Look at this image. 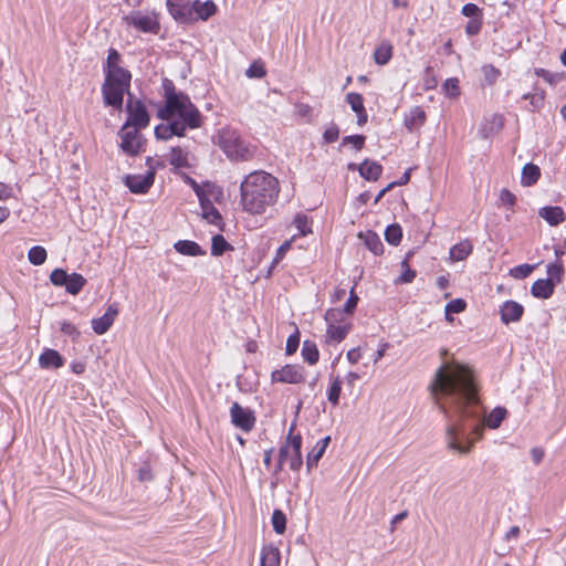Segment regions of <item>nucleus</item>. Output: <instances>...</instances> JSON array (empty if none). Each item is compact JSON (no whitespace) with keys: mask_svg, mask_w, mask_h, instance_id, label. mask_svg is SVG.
Segmentation results:
<instances>
[{"mask_svg":"<svg viewBox=\"0 0 566 566\" xmlns=\"http://www.w3.org/2000/svg\"><path fill=\"white\" fill-rule=\"evenodd\" d=\"M482 20H483V17H478V18L471 19L465 25V33L470 36H473V35H476L478 33H480L482 23H483Z\"/></svg>","mask_w":566,"mask_h":566,"instance_id":"50","label":"nucleus"},{"mask_svg":"<svg viewBox=\"0 0 566 566\" xmlns=\"http://www.w3.org/2000/svg\"><path fill=\"white\" fill-rule=\"evenodd\" d=\"M126 109L128 113V119L125 124L135 128H146L149 124V114L145 104L140 99L128 98Z\"/></svg>","mask_w":566,"mask_h":566,"instance_id":"10","label":"nucleus"},{"mask_svg":"<svg viewBox=\"0 0 566 566\" xmlns=\"http://www.w3.org/2000/svg\"><path fill=\"white\" fill-rule=\"evenodd\" d=\"M272 526L275 533L283 534L286 530V516L281 510H275L272 514Z\"/></svg>","mask_w":566,"mask_h":566,"instance_id":"41","label":"nucleus"},{"mask_svg":"<svg viewBox=\"0 0 566 566\" xmlns=\"http://www.w3.org/2000/svg\"><path fill=\"white\" fill-rule=\"evenodd\" d=\"M547 275L551 282L556 281L560 282L564 275V268L560 262H554L547 265Z\"/></svg>","mask_w":566,"mask_h":566,"instance_id":"44","label":"nucleus"},{"mask_svg":"<svg viewBox=\"0 0 566 566\" xmlns=\"http://www.w3.org/2000/svg\"><path fill=\"white\" fill-rule=\"evenodd\" d=\"M165 124H159L155 128V136L157 139L168 140L172 136L182 137L185 134L182 133V126L177 122L166 120Z\"/></svg>","mask_w":566,"mask_h":566,"instance_id":"19","label":"nucleus"},{"mask_svg":"<svg viewBox=\"0 0 566 566\" xmlns=\"http://www.w3.org/2000/svg\"><path fill=\"white\" fill-rule=\"evenodd\" d=\"M366 137L364 135H350L343 138L342 144H350L356 149L360 150L365 145Z\"/></svg>","mask_w":566,"mask_h":566,"instance_id":"54","label":"nucleus"},{"mask_svg":"<svg viewBox=\"0 0 566 566\" xmlns=\"http://www.w3.org/2000/svg\"><path fill=\"white\" fill-rule=\"evenodd\" d=\"M241 202L245 212H262L272 206L279 196V181L271 174L258 170L241 182Z\"/></svg>","mask_w":566,"mask_h":566,"instance_id":"3","label":"nucleus"},{"mask_svg":"<svg viewBox=\"0 0 566 566\" xmlns=\"http://www.w3.org/2000/svg\"><path fill=\"white\" fill-rule=\"evenodd\" d=\"M216 143L230 160L245 161L253 157V150L240 134L230 127H223L218 132Z\"/></svg>","mask_w":566,"mask_h":566,"instance_id":"4","label":"nucleus"},{"mask_svg":"<svg viewBox=\"0 0 566 566\" xmlns=\"http://www.w3.org/2000/svg\"><path fill=\"white\" fill-rule=\"evenodd\" d=\"M534 270V265L521 264L510 270L511 276L522 280L527 277Z\"/></svg>","mask_w":566,"mask_h":566,"instance_id":"46","label":"nucleus"},{"mask_svg":"<svg viewBox=\"0 0 566 566\" xmlns=\"http://www.w3.org/2000/svg\"><path fill=\"white\" fill-rule=\"evenodd\" d=\"M409 179H410V170H407V171L401 176V178H400L398 181L392 182V184L388 185L385 189H382V190L378 193V196L376 197V201H378V200H379V198H380V197H381V196H382V195H384V193H385L389 188H391V187H392V186H395V185H399V186H401V185H406V184L409 181Z\"/></svg>","mask_w":566,"mask_h":566,"instance_id":"60","label":"nucleus"},{"mask_svg":"<svg viewBox=\"0 0 566 566\" xmlns=\"http://www.w3.org/2000/svg\"><path fill=\"white\" fill-rule=\"evenodd\" d=\"M464 308H465V302L461 298H455V300L450 301L446 305V314L447 315L458 314V313L463 312Z\"/></svg>","mask_w":566,"mask_h":566,"instance_id":"49","label":"nucleus"},{"mask_svg":"<svg viewBox=\"0 0 566 566\" xmlns=\"http://www.w3.org/2000/svg\"><path fill=\"white\" fill-rule=\"evenodd\" d=\"M39 365L41 368H60L64 365V358L55 349L46 348L39 357Z\"/></svg>","mask_w":566,"mask_h":566,"instance_id":"21","label":"nucleus"},{"mask_svg":"<svg viewBox=\"0 0 566 566\" xmlns=\"http://www.w3.org/2000/svg\"><path fill=\"white\" fill-rule=\"evenodd\" d=\"M462 14L469 18L483 17L482 10L474 3H467L462 7Z\"/></svg>","mask_w":566,"mask_h":566,"instance_id":"55","label":"nucleus"},{"mask_svg":"<svg viewBox=\"0 0 566 566\" xmlns=\"http://www.w3.org/2000/svg\"><path fill=\"white\" fill-rule=\"evenodd\" d=\"M430 390L448 419L447 449L459 455L469 454L483 436L482 406L474 370L457 360L446 361L436 370Z\"/></svg>","mask_w":566,"mask_h":566,"instance_id":"1","label":"nucleus"},{"mask_svg":"<svg viewBox=\"0 0 566 566\" xmlns=\"http://www.w3.org/2000/svg\"><path fill=\"white\" fill-rule=\"evenodd\" d=\"M554 286V282H551V280L541 279L533 283L531 292L533 296L546 300L552 296Z\"/></svg>","mask_w":566,"mask_h":566,"instance_id":"27","label":"nucleus"},{"mask_svg":"<svg viewBox=\"0 0 566 566\" xmlns=\"http://www.w3.org/2000/svg\"><path fill=\"white\" fill-rule=\"evenodd\" d=\"M146 164L149 168L146 175H129L125 178V185L134 193L146 192L154 182L157 161L148 157Z\"/></svg>","mask_w":566,"mask_h":566,"instance_id":"9","label":"nucleus"},{"mask_svg":"<svg viewBox=\"0 0 566 566\" xmlns=\"http://www.w3.org/2000/svg\"><path fill=\"white\" fill-rule=\"evenodd\" d=\"M331 441L329 437H325L317 441V443L314 446V448L308 452L307 459H306V467L307 470L311 471L313 468H315L318 463V461L322 459L323 454L325 453V450Z\"/></svg>","mask_w":566,"mask_h":566,"instance_id":"22","label":"nucleus"},{"mask_svg":"<svg viewBox=\"0 0 566 566\" xmlns=\"http://www.w3.org/2000/svg\"><path fill=\"white\" fill-rule=\"evenodd\" d=\"M500 200L506 209H510L515 202V196L507 189H502L500 192Z\"/></svg>","mask_w":566,"mask_h":566,"instance_id":"58","label":"nucleus"},{"mask_svg":"<svg viewBox=\"0 0 566 566\" xmlns=\"http://www.w3.org/2000/svg\"><path fill=\"white\" fill-rule=\"evenodd\" d=\"M48 253L43 247L35 245L28 252V259L33 265H42L46 260Z\"/></svg>","mask_w":566,"mask_h":566,"instance_id":"38","label":"nucleus"},{"mask_svg":"<svg viewBox=\"0 0 566 566\" xmlns=\"http://www.w3.org/2000/svg\"><path fill=\"white\" fill-rule=\"evenodd\" d=\"M482 72H483L485 81L489 84H493L500 76V71L491 64L484 65L482 67Z\"/></svg>","mask_w":566,"mask_h":566,"instance_id":"52","label":"nucleus"},{"mask_svg":"<svg viewBox=\"0 0 566 566\" xmlns=\"http://www.w3.org/2000/svg\"><path fill=\"white\" fill-rule=\"evenodd\" d=\"M200 193L198 196L202 212H219L216 205L221 206L224 201L223 189L211 181L203 182V186L199 188Z\"/></svg>","mask_w":566,"mask_h":566,"instance_id":"8","label":"nucleus"},{"mask_svg":"<svg viewBox=\"0 0 566 566\" xmlns=\"http://www.w3.org/2000/svg\"><path fill=\"white\" fill-rule=\"evenodd\" d=\"M338 136L339 129L336 124H332L331 126H328L323 134L325 142L329 144L336 142L338 139Z\"/></svg>","mask_w":566,"mask_h":566,"instance_id":"57","label":"nucleus"},{"mask_svg":"<svg viewBox=\"0 0 566 566\" xmlns=\"http://www.w3.org/2000/svg\"><path fill=\"white\" fill-rule=\"evenodd\" d=\"M401 266L405 268V271L401 273V275L398 277V283H410L416 277V272L411 270L407 263V261H403L401 263Z\"/></svg>","mask_w":566,"mask_h":566,"instance_id":"56","label":"nucleus"},{"mask_svg":"<svg viewBox=\"0 0 566 566\" xmlns=\"http://www.w3.org/2000/svg\"><path fill=\"white\" fill-rule=\"evenodd\" d=\"M293 223L298 230V235L305 237L312 233V222L307 214H297Z\"/></svg>","mask_w":566,"mask_h":566,"instance_id":"39","label":"nucleus"},{"mask_svg":"<svg viewBox=\"0 0 566 566\" xmlns=\"http://www.w3.org/2000/svg\"><path fill=\"white\" fill-rule=\"evenodd\" d=\"M163 88L165 105L158 111L161 119L177 122L182 126L185 135L188 129L202 126V115L187 94L177 92L175 84L167 78L164 80Z\"/></svg>","mask_w":566,"mask_h":566,"instance_id":"2","label":"nucleus"},{"mask_svg":"<svg viewBox=\"0 0 566 566\" xmlns=\"http://www.w3.org/2000/svg\"><path fill=\"white\" fill-rule=\"evenodd\" d=\"M426 122V112L417 106L413 107L409 115L405 118V125L409 130H412L415 128H418L422 126Z\"/></svg>","mask_w":566,"mask_h":566,"instance_id":"29","label":"nucleus"},{"mask_svg":"<svg viewBox=\"0 0 566 566\" xmlns=\"http://www.w3.org/2000/svg\"><path fill=\"white\" fill-rule=\"evenodd\" d=\"M324 318L327 324L325 342L328 345L339 344L353 327L350 319L344 316V311L340 308L328 310Z\"/></svg>","mask_w":566,"mask_h":566,"instance_id":"5","label":"nucleus"},{"mask_svg":"<svg viewBox=\"0 0 566 566\" xmlns=\"http://www.w3.org/2000/svg\"><path fill=\"white\" fill-rule=\"evenodd\" d=\"M118 315V307L116 304H111L104 315L92 319V328L97 335L105 334L109 327L114 324L116 316Z\"/></svg>","mask_w":566,"mask_h":566,"instance_id":"16","label":"nucleus"},{"mask_svg":"<svg viewBox=\"0 0 566 566\" xmlns=\"http://www.w3.org/2000/svg\"><path fill=\"white\" fill-rule=\"evenodd\" d=\"M541 177V169L532 163L526 164L522 169L521 184L530 187L537 182Z\"/></svg>","mask_w":566,"mask_h":566,"instance_id":"28","label":"nucleus"},{"mask_svg":"<svg viewBox=\"0 0 566 566\" xmlns=\"http://www.w3.org/2000/svg\"><path fill=\"white\" fill-rule=\"evenodd\" d=\"M359 239L364 241L366 248L375 255H379L384 252V244L377 233L373 231L359 232Z\"/></svg>","mask_w":566,"mask_h":566,"instance_id":"24","label":"nucleus"},{"mask_svg":"<svg viewBox=\"0 0 566 566\" xmlns=\"http://www.w3.org/2000/svg\"><path fill=\"white\" fill-rule=\"evenodd\" d=\"M138 480L140 482H148L153 480L151 469L148 463H144L138 469Z\"/></svg>","mask_w":566,"mask_h":566,"instance_id":"59","label":"nucleus"},{"mask_svg":"<svg viewBox=\"0 0 566 566\" xmlns=\"http://www.w3.org/2000/svg\"><path fill=\"white\" fill-rule=\"evenodd\" d=\"M218 8L212 0L200 1L193 0L192 3V22L198 20L207 21L210 17L214 15Z\"/></svg>","mask_w":566,"mask_h":566,"instance_id":"17","label":"nucleus"},{"mask_svg":"<svg viewBox=\"0 0 566 566\" xmlns=\"http://www.w3.org/2000/svg\"><path fill=\"white\" fill-rule=\"evenodd\" d=\"M69 276L70 274H67L63 269H55L52 271L50 280L55 286H65Z\"/></svg>","mask_w":566,"mask_h":566,"instance_id":"47","label":"nucleus"},{"mask_svg":"<svg viewBox=\"0 0 566 566\" xmlns=\"http://www.w3.org/2000/svg\"><path fill=\"white\" fill-rule=\"evenodd\" d=\"M358 300L359 298L356 295L354 287H353L350 291L349 297H348L347 302L345 303L344 308H340V311H344V316L347 317L348 315L353 314L354 310L357 306Z\"/></svg>","mask_w":566,"mask_h":566,"instance_id":"51","label":"nucleus"},{"mask_svg":"<svg viewBox=\"0 0 566 566\" xmlns=\"http://www.w3.org/2000/svg\"><path fill=\"white\" fill-rule=\"evenodd\" d=\"M169 163L177 168L188 167V153L181 147H172L169 154Z\"/></svg>","mask_w":566,"mask_h":566,"instance_id":"33","label":"nucleus"},{"mask_svg":"<svg viewBox=\"0 0 566 566\" xmlns=\"http://www.w3.org/2000/svg\"><path fill=\"white\" fill-rule=\"evenodd\" d=\"M472 249L470 241H462L450 249V260L453 262L462 261L470 255Z\"/></svg>","mask_w":566,"mask_h":566,"instance_id":"31","label":"nucleus"},{"mask_svg":"<svg viewBox=\"0 0 566 566\" xmlns=\"http://www.w3.org/2000/svg\"><path fill=\"white\" fill-rule=\"evenodd\" d=\"M301 449L302 437L300 434H293L291 429L286 442L279 450L275 473L280 472L286 462L292 471H300L303 465Z\"/></svg>","mask_w":566,"mask_h":566,"instance_id":"6","label":"nucleus"},{"mask_svg":"<svg viewBox=\"0 0 566 566\" xmlns=\"http://www.w3.org/2000/svg\"><path fill=\"white\" fill-rule=\"evenodd\" d=\"M302 356L304 360L307 361L310 365L316 364L319 358V353L316 345L311 342H304L302 348Z\"/></svg>","mask_w":566,"mask_h":566,"instance_id":"37","label":"nucleus"},{"mask_svg":"<svg viewBox=\"0 0 566 566\" xmlns=\"http://www.w3.org/2000/svg\"><path fill=\"white\" fill-rule=\"evenodd\" d=\"M86 284V279L78 273H72L70 274L67 279V283L65 285V290L67 293L72 295H76L80 293V291L84 287Z\"/></svg>","mask_w":566,"mask_h":566,"instance_id":"34","label":"nucleus"},{"mask_svg":"<svg viewBox=\"0 0 566 566\" xmlns=\"http://www.w3.org/2000/svg\"><path fill=\"white\" fill-rule=\"evenodd\" d=\"M104 73V83L130 87L132 73L128 70L119 67L114 70H106Z\"/></svg>","mask_w":566,"mask_h":566,"instance_id":"20","label":"nucleus"},{"mask_svg":"<svg viewBox=\"0 0 566 566\" xmlns=\"http://www.w3.org/2000/svg\"><path fill=\"white\" fill-rule=\"evenodd\" d=\"M506 409L503 407H496L494 408L488 416H483V412L481 413V422L483 423V428L488 427L490 429H497L502 421L506 417Z\"/></svg>","mask_w":566,"mask_h":566,"instance_id":"23","label":"nucleus"},{"mask_svg":"<svg viewBox=\"0 0 566 566\" xmlns=\"http://www.w3.org/2000/svg\"><path fill=\"white\" fill-rule=\"evenodd\" d=\"M385 238L388 243L397 245L402 238V230L398 224H390L386 228Z\"/></svg>","mask_w":566,"mask_h":566,"instance_id":"40","label":"nucleus"},{"mask_svg":"<svg viewBox=\"0 0 566 566\" xmlns=\"http://www.w3.org/2000/svg\"><path fill=\"white\" fill-rule=\"evenodd\" d=\"M128 86L115 85L109 83H103L102 95L106 106H112L116 111H120L123 107L125 94H129Z\"/></svg>","mask_w":566,"mask_h":566,"instance_id":"13","label":"nucleus"},{"mask_svg":"<svg viewBox=\"0 0 566 566\" xmlns=\"http://www.w3.org/2000/svg\"><path fill=\"white\" fill-rule=\"evenodd\" d=\"M346 102L350 105V108L355 113H363V111L365 109L364 98L358 93H354V92L348 93L346 95Z\"/></svg>","mask_w":566,"mask_h":566,"instance_id":"43","label":"nucleus"},{"mask_svg":"<svg viewBox=\"0 0 566 566\" xmlns=\"http://www.w3.org/2000/svg\"><path fill=\"white\" fill-rule=\"evenodd\" d=\"M193 0H167V8L171 17L180 23H192Z\"/></svg>","mask_w":566,"mask_h":566,"instance_id":"15","label":"nucleus"},{"mask_svg":"<svg viewBox=\"0 0 566 566\" xmlns=\"http://www.w3.org/2000/svg\"><path fill=\"white\" fill-rule=\"evenodd\" d=\"M174 248L177 252L184 255L199 256L206 254L197 242L190 240H179L174 244Z\"/></svg>","mask_w":566,"mask_h":566,"instance_id":"25","label":"nucleus"},{"mask_svg":"<svg viewBox=\"0 0 566 566\" xmlns=\"http://www.w3.org/2000/svg\"><path fill=\"white\" fill-rule=\"evenodd\" d=\"M138 129L139 128L128 126V124H124L118 132L120 148L129 156H136L145 151L146 140Z\"/></svg>","mask_w":566,"mask_h":566,"instance_id":"7","label":"nucleus"},{"mask_svg":"<svg viewBox=\"0 0 566 566\" xmlns=\"http://www.w3.org/2000/svg\"><path fill=\"white\" fill-rule=\"evenodd\" d=\"M245 75L250 78H261L265 75V70L260 63H252L245 71Z\"/></svg>","mask_w":566,"mask_h":566,"instance_id":"53","label":"nucleus"},{"mask_svg":"<svg viewBox=\"0 0 566 566\" xmlns=\"http://www.w3.org/2000/svg\"><path fill=\"white\" fill-rule=\"evenodd\" d=\"M123 20L129 24L135 27L137 30L146 33L157 34L160 29V24L157 20V15H144L138 11H135L128 15H125Z\"/></svg>","mask_w":566,"mask_h":566,"instance_id":"11","label":"nucleus"},{"mask_svg":"<svg viewBox=\"0 0 566 566\" xmlns=\"http://www.w3.org/2000/svg\"><path fill=\"white\" fill-rule=\"evenodd\" d=\"M346 358L350 364L358 363V360L361 358L360 347L352 348L350 350H348Z\"/></svg>","mask_w":566,"mask_h":566,"instance_id":"63","label":"nucleus"},{"mask_svg":"<svg viewBox=\"0 0 566 566\" xmlns=\"http://www.w3.org/2000/svg\"><path fill=\"white\" fill-rule=\"evenodd\" d=\"M305 379L304 369L296 365H285L280 369H275L271 374L273 382L297 385Z\"/></svg>","mask_w":566,"mask_h":566,"instance_id":"12","label":"nucleus"},{"mask_svg":"<svg viewBox=\"0 0 566 566\" xmlns=\"http://www.w3.org/2000/svg\"><path fill=\"white\" fill-rule=\"evenodd\" d=\"M61 331L65 335H69L71 337H73V338H76V337L80 336V332L77 331V328L72 323H69V322H63L62 323Z\"/></svg>","mask_w":566,"mask_h":566,"instance_id":"61","label":"nucleus"},{"mask_svg":"<svg viewBox=\"0 0 566 566\" xmlns=\"http://www.w3.org/2000/svg\"><path fill=\"white\" fill-rule=\"evenodd\" d=\"M549 226H558L564 222V214H542Z\"/></svg>","mask_w":566,"mask_h":566,"instance_id":"64","label":"nucleus"},{"mask_svg":"<svg viewBox=\"0 0 566 566\" xmlns=\"http://www.w3.org/2000/svg\"><path fill=\"white\" fill-rule=\"evenodd\" d=\"M536 75L543 77L545 81H547L551 84L556 83L557 81H559V76L558 75H554V74H552L551 72H548V71H546L544 69L536 70Z\"/></svg>","mask_w":566,"mask_h":566,"instance_id":"62","label":"nucleus"},{"mask_svg":"<svg viewBox=\"0 0 566 566\" xmlns=\"http://www.w3.org/2000/svg\"><path fill=\"white\" fill-rule=\"evenodd\" d=\"M358 170L366 180H377L381 175L382 167L376 161L366 159L360 164Z\"/></svg>","mask_w":566,"mask_h":566,"instance_id":"26","label":"nucleus"},{"mask_svg":"<svg viewBox=\"0 0 566 566\" xmlns=\"http://www.w3.org/2000/svg\"><path fill=\"white\" fill-rule=\"evenodd\" d=\"M444 93L448 96L457 97L460 95V87H459V81L455 77H451L446 80L443 84Z\"/></svg>","mask_w":566,"mask_h":566,"instance_id":"48","label":"nucleus"},{"mask_svg":"<svg viewBox=\"0 0 566 566\" xmlns=\"http://www.w3.org/2000/svg\"><path fill=\"white\" fill-rule=\"evenodd\" d=\"M501 319L504 324L517 322L521 319L524 308L521 304L514 301H506L501 306Z\"/></svg>","mask_w":566,"mask_h":566,"instance_id":"18","label":"nucleus"},{"mask_svg":"<svg viewBox=\"0 0 566 566\" xmlns=\"http://www.w3.org/2000/svg\"><path fill=\"white\" fill-rule=\"evenodd\" d=\"M233 248L226 241L221 234L212 237L211 242V254L214 256L222 255L226 251L232 250Z\"/></svg>","mask_w":566,"mask_h":566,"instance_id":"36","label":"nucleus"},{"mask_svg":"<svg viewBox=\"0 0 566 566\" xmlns=\"http://www.w3.org/2000/svg\"><path fill=\"white\" fill-rule=\"evenodd\" d=\"M261 566H280V551L272 546H264L261 551Z\"/></svg>","mask_w":566,"mask_h":566,"instance_id":"30","label":"nucleus"},{"mask_svg":"<svg viewBox=\"0 0 566 566\" xmlns=\"http://www.w3.org/2000/svg\"><path fill=\"white\" fill-rule=\"evenodd\" d=\"M392 56V45L389 42H382L374 52V60L379 65H385Z\"/></svg>","mask_w":566,"mask_h":566,"instance_id":"32","label":"nucleus"},{"mask_svg":"<svg viewBox=\"0 0 566 566\" xmlns=\"http://www.w3.org/2000/svg\"><path fill=\"white\" fill-rule=\"evenodd\" d=\"M120 63H122L120 54L118 53V51L116 49L111 48L108 50L107 59H106V62H105L103 69H104V71L119 69V67H123L120 65Z\"/></svg>","mask_w":566,"mask_h":566,"instance_id":"42","label":"nucleus"},{"mask_svg":"<svg viewBox=\"0 0 566 566\" xmlns=\"http://www.w3.org/2000/svg\"><path fill=\"white\" fill-rule=\"evenodd\" d=\"M342 392V379L339 376L331 377V386L327 391V399L333 406L339 403Z\"/></svg>","mask_w":566,"mask_h":566,"instance_id":"35","label":"nucleus"},{"mask_svg":"<svg viewBox=\"0 0 566 566\" xmlns=\"http://www.w3.org/2000/svg\"><path fill=\"white\" fill-rule=\"evenodd\" d=\"M297 235H293L290 240H286L283 244L280 245V248L276 250L275 256L272 261V268L279 264L283 258L285 256L286 252L291 249L293 241L295 240Z\"/></svg>","mask_w":566,"mask_h":566,"instance_id":"45","label":"nucleus"},{"mask_svg":"<svg viewBox=\"0 0 566 566\" xmlns=\"http://www.w3.org/2000/svg\"><path fill=\"white\" fill-rule=\"evenodd\" d=\"M231 422L241 430L249 432L255 423L253 411L249 408H243L239 402H233L230 408Z\"/></svg>","mask_w":566,"mask_h":566,"instance_id":"14","label":"nucleus"}]
</instances>
